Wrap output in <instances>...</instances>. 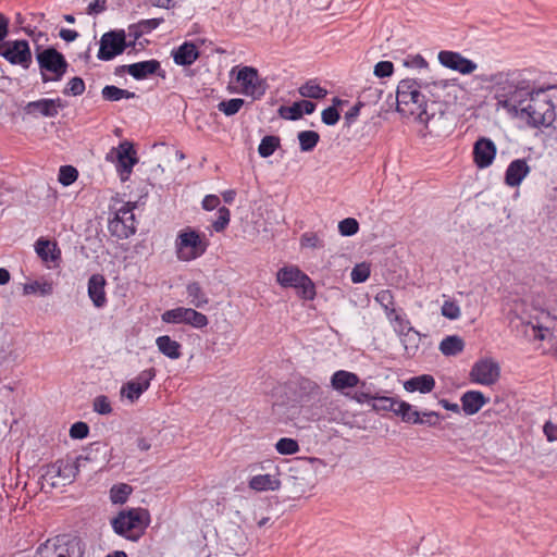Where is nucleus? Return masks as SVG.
Instances as JSON below:
<instances>
[{"label":"nucleus","instance_id":"nucleus-1","mask_svg":"<svg viewBox=\"0 0 557 557\" xmlns=\"http://www.w3.org/2000/svg\"><path fill=\"white\" fill-rule=\"evenodd\" d=\"M493 84L497 110L504 109L511 115H518L519 108L527 101L531 86L521 79L517 72L496 73L487 79Z\"/></svg>","mask_w":557,"mask_h":557},{"label":"nucleus","instance_id":"nucleus-2","mask_svg":"<svg viewBox=\"0 0 557 557\" xmlns=\"http://www.w3.org/2000/svg\"><path fill=\"white\" fill-rule=\"evenodd\" d=\"M430 83L414 78L401 79L396 89V110L404 117H413L426 123L431 115L428 112V100L422 89H426Z\"/></svg>","mask_w":557,"mask_h":557},{"label":"nucleus","instance_id":"nucleus-3","mask_svg":"<svg viewBox=\"0 0 557 557\" xmlns=\"http://www.w3.org/2000/svg\"><path fill=\"white\" fill-rule=\"evenodd\" d=\"M517 116L525 120L532 127H548L556 119L555 107L545 90L531 88L525 104L520 106Z\"/></svg>","mask_w":557,"mask_h":557},{"label":"nucleus","instance_id":"nucleus-4","mask_svg":"<svg viewBox=\"0 0 557 557\" xmlns=\"http://www.w3.org/2000/svg\"><path fill=\"white\" fill-rule=\"evenodd\" d=\"M149 523V513L143 508L122 510L111 520L113 531L129 541H138Z\"/></svg>","mask_w":557,"mask_h":557},{"label":"nucleus","instance_id":"nucleus-5","mask_svg":"<svg viewBox=\"0 0 557 557\" xmlns=\"http://www.w3.org/2000/svg\"><path fill=\"white\" fill-rule=\"evenodd\" d=\"M87 460V457L79 456L75 462L70 459H58L47 466L40 478L41 488H53L71 483L75 479L82 462Z\"/></svg>","mask_w":557,"mask_h":557},{"label":"nucleus","instance_id":"nucleus-6","mask_svg":"<svg viewBox=\"0 0 557 557\" xmlns=\"http://www.w3.org/2000/svg\"><path fill=\"white\" fill-rule=\"evenodd\" d=\"M208 247L209 240L206 235L191 227L180 231L175 239L176 257L184 262L200 258Z\"/></svg>","mask_w":557,"mask_h":557},{"label":"nucleus","instance_id":"nucleus-7","mask_svg":"<svg viewBox=\"0 0 557 557\" xmlns=\"http://www.w3.org/2000/svg\"><path fill=\"white\" fill-rule=\"evenodd\" d=\"M36 59L42 83L61 81L69 67L64 55L52 47L44 50H40V47H38Z\"/></svg>","mask_w":557,"mask_h":557},{"label":"nucleus","instance_id":"nucleus-8","mask_svg":"<svg viewBox=\"0 0 557 557\" xmlns=\"http://www.w3.org/2000/svg\"><path fill=\"white\" fill-rule=\"evenodd\" d=\"M0 57H3L10 64L20 65L28 70L33 63V55L27 40H8L0 44Z\"/></svg>","mask_w":557,"mask_h":557},{"label":"nucleus","instance_id":"nucleus-9","mask_svg":"<svg viewBox=\"0 0 557 557\" xmlns=\"http://www.w3.org/2000/svg\"><path fill=\"white\" fill-rule=\"evenodd\" d=\"M134 208V203L126 202L116 211L115 216L109 221L108 228L112 236L125 239L136 233Z\"/></svg>","mask_w":557,"mask_h":557},{"label":"nucleus","instance_id":"nucleus-10","mask_svg":"<svg viewBox=\"0 0 557 557\" xmlns=\"http://www.w3.org/2000/svg\"><path fill=\"white\" fill-rule=\"evenodd\" d=\"M79 549V540L66 534L48 540L38 550V557H72Z\"/></svg>","mask_w":557,"mask_h":557},{"label":"nucleus","instance_id":"nucleus-11","mask_svg":"<svg viewBox=\"0 0 557 557\" xmlns=\"http://www.w3.org/2000/svg\"><path fill=\"white\" fill-rule=\"evenodd\" d=\"M97 58L110 61L127 49L126 33L124 29H113L104 33L100 38Z\"/></svg>","mask_w":557,"mask_h":557},{"label":"nucleus","instance_id":"nucleus-12","mask_svg":"<svg viewBox=\"0 0 557 557\" xmlns=\"http://www.w3.org/2000/svg\"><path fill=\"white\" fill-rule=\"evenodd\" d=\"M162 321L172 324H186L198 330L205 329L209 324L208 317L197 311L195 307H177L166 310L162 314Z\"/></svg>","mask_w":557,"mask_h":557},{"label":"nucleus","instance_id":"nucleus-13","mask_svg":"<svg viewBox=\"0 0 557 557\" xmlns=\"http://www.w3.org/2000/svg\"><path fill=\"white\" fill-rule=\"evenodd\" d=\"M500 376V367L492 358H482L476 360L469 372V379L472 383L491 386L495 384Z\"/></svg>","mask_w":557,"mask_h":557},{"label":"nucleus","instance_id":"nucleus-14","mask_svg":"<svg viewBox=\"0 0 557 557\" xmlns=\"http://www.w3.org/2000/svg\"><path fill=\"white\" fill-rule=\"evenodd\" d=\"M236 83L240 86L242 94L253 99H260L265 94V83L260 79L257 69L252 66L239 69Z\"/></svg>","mask_w":557,"mask_h":557},{"label":"nucleus","instance_id":"nucleus-15","mask_svg":"<svg viewBox=\"0 0 557 557\" xmlns=\"http://www.w3.org/2000/svg\"><path fill=\"white\" fill-rule=\"evenodd\" d=\"M156 374L157 370L154 368L141 371L134 380L126 382L122 386L121 394L134 403L149 388L150 382L156 377Z\"/></svg>","mask_w":557,"mask_h":557},{"label":"nucleus","instance_id":"nucleus-16","mask_svg":"<svg viewBox=\"0 0 557 557\" xmlns=\"http://www.w3.org/2000/svg\"><path fill=\"white\" fill-rule=\"evenodd\" d=\"M63 108H65V103L61 98H42L26 103L23 110L25 114L32 115L34 117H55L59 114V110Z\"/></svg>","mask_w":557,"mask_h":557},{"label":"nucleus","instance_id":"nucleus-17","mask_svg":"<svg viewBox=\"0 0 557 557\" xmlns=\"http://www.w3.org/2000/svg\"><path fill=\"white\" fill-rule=\"evenodd\" d=\"M437 59L444 67L461 74H470L478 67L476 63L456 51L442 50L438 52Z\"/></svg>","mask_w":557,"mask_h":557},{"label":"nucleus","instance_id":"nucleus-18","mask_svg":"<svg viewBox=\"0 0 557 557\" xmlns=\"http://www.w3.org/2000/svg\"><path fill=\"white\" fill-rule=\"evenodd\" d=\"M497 148L494 141L487 137L479 138L473 146V162L479 169L488 168L495 157Z\"/></svg>","mask_w":557,"mask_h":557},{"label":"nucleus","instance_id":"nucleus-19","mask_svg":"<svg viewBox=\"0 0 557 557\" xmlns=\"http://www.w3.org/2000/svg\"><path fill=\"white\" fill-rule=\"evenodd\" d=\"M116 157L117 172H120L122 181H125L132 173L134 165L138 162L133 144L127 140L121 143L116 149Z\"/></svg>","mask_w":557,"mask_h":557},{"label":"nucleus","instance_id":"nucleus-20","mask_svg":"<svg viewBox=\"0 0 557 557\" xmlns=\"http://www.w3.org/2000/svg\"><path fill=\"white\" fill-rule=\"evenodd\" d=\"M371 408L376 412H393L403 419L407 411L410 410V404L396 397L374 394Z\"/></svg>","mask_w":557,"mask_h":557},{"label":"nucleus","instance_id":"nucleus-21","mask_svg":"<svg viewBox=\"0 0 557 557\" xmlns=\"http://www.w3.org/2000/svg\"><path fill=\"white\" fill-rule=\"evenodd\" d=\"M128 74L136 81H144L151 75L165 77V71L162 70L161 63L156 59L140 61L128 64Z\"/></svg>","mask_w":557,"mask_h":557},{"label":"nucleus","instance_id":"nucleus-22","mask_svg":"<svg viewBox=\"0 0 557 557\" xmlns=\"http://www.w3.org/2000/svg\"><path fill=\"white\" fill-rule=\"evenodd\" d=\"M387 319L394 324L395 332L401 337L404 343L411 342L412 336L420 337V333L410 325V321L406 318V314L399 313L396 309H391Z\"/></svg>","mask_w":557,"mask_h":557},{"label":"nucleus","instance_id":"nucleus-23","mask_svg":"<svg viewBox=\"0 0 557 557\" xmlns=\"http://www.w3.org/2000/svg\"><path fill=\"white\" fill-rule=\"evenodd\" d=\"M107 281L102 274H92L88 278V296L96 308H103L107 302L106 294Z\"/></svg>","mask_w":557,"mask_h":557},{"label":"nucleus","instance_id":"nucleus-24","mask_svg":"<svg viewBox=\"0 0 557 557\" xmlns=\"http://www.w3.org/2000/svg\"><path fill=\"white\" fill-rule=\"evenodd\" d=\"M530 173V166L525 159H515L509 163L505 172V184L509 187L519 186Z\"/></svg>","mask_w":557,"mask_h":557},{"label":"nucleus","instance_id":"nucleus-25","mask_svg":"<svg viewBox=\"0 0 557 557\" xmlns=\"http://www.w3.org/2000/svg\"><path fill=\"white\" fill-rule=\"evenodd\" d=\"M200 55L197 46L191 41L183 42L178 48L172 51V57L177 65H191Z\"/></svg>","mask_w":557,"mask_h":557},{"label":"nucleus","instance_id":"nucleus-26","mask_svg":"<svg viewBox=\"0 0 557 557\" xmlns=\"http://www.w3.org/2000/svg\"><path fill=\"white\" fill-rule=\"evenodd\" d=\"M460 401L463 412L468 416H473L478 413L490 399L480 391H468L462 394Z\"/></svg>","mask_w":557,"mask_h":557},{"label":"nucleus","instance_id":"nucleus-27","mask_svg":"<svg viewBox=\"0 0 557 557\" xmlns=\"http://www.w3.org/2000/svg\"><path fill=\"white\" fill-rule=\"evenodd\" d=\"M403 421L411 424H424L428 426H436L440 424L441 414L436 411L420 412L413 409V406L410 405V410L407 411L405 417H403Z\"/></svg>","mask_w":557,"mask_h":557},{"label":"nucleus","instance_id":"nucleus-28","mask_svg":"<svg viewBox=\"0 0 557 557\" xmlns=\"http://www.w3.org/2000/svg\"><path fill=\"white\" fill-rule=\"evenodd\" d=\"M315 107V103L310 100H301L289 107L282 106L278 111L283 119L295 121L300 119L302 114L313 113Z\"/></svg>","mask_w":557,"mask_h":557},{"label":"nucleus","instance_id":"nucleus-29","mask_svg":"<svg viewBox=\"0 0 557 557\" xmlns=\"http://www.w3.org/2000/svg\"><path fill=\"white\" fill-rule=\"evenodd\" d=\"M360 383L359 376L346 370H338L331 376V385L335 391L343 392L346 388L356 387Z\"/></svg>","mask_w":557,"mask_h":557},{"label":"nucleus","instance_id":"nucleus-30","mask_svg":"<svg viewBox=\"0 0 557 557\" xmlns=\"http://www.w3.org/2000/svg\"><path fill=\"white\" fill-rule=\"evenodd\" d=\"M404 387L407 392H420L426 394L433 391L435 387V380L431 374H422L413 376L404 383Z\"/></svg>","mask_w":557,"mask_h":557},{"label":"nucleus","instance_id":"nucleus-31","mask_svg":"<svg viewBox=\"0 0 557 557\" xmlns=\"http://www.w3.org/2000/svg\"><path fill=\"white\" fill-rule=\"evenodd\" d=\"M306 273L296 267H284L276 273V281L282 287H296L299 281L305 277Z\"/></svg>","mask_w":557,"mask_h":557},{"label":"nucleus","instance_id":"nucleus-32","mask_svg":"<svg viewBox=\"0 0 557 557\" xmlns=\"http://www.w3.org/2000/svg\"><path fill=\"white\" fill-rule=\"evenodd\" d=\"M35 251L44 262H55L60 259V249L55 243L39 238L35 244Z\"/></svg>","mask_w":557,"mask_h":557},{"label":"nucleus","instance_id":"nucleus-33","mask_svg":"<svg viewBox=\"0 0 557 557\" xmlns=\"http://www.w3.org/2000/svg\"><path fill=\"white\" fill-rule=\"evenodd\" d=\"M188 304L195 308H205L209 304V297L199 282H189L186 285Z\"/></svg>","mask_w":557,"mask_h":557},{"label":"nucleus","instance_id":"nucleus-34","mask_svg":"<svg viewBox=\"0 0 557 557\" xmlns=\"http://www.w3.org/2000/svg\"><path fill=\"white\" fill-rule=\"evenodd\" d=\"M156 345L159 351L170 359H178L182 356V345L172 339L169 335H161L157 337Z\"/></svg>","mask_w":557,"mask_h":557},{"label":"nucleus","instance_id":"nucleus-35","mask_svg":"<svg viewBox=\"0 0 557 557\" xmlns=\"http://www.w3.org/2000/svg\"><path fill=\"white\" fill-rule=\"evenodd\" d=\"M248 486L257 492L276 491L281 486V481L271 474H258L249 480Z\"/></svg>","mask_w":557,"mask_h":557},{"label":"nucleus","instance_id":"nucleus-36","mask_svg":"<svg viewBox=\"0 0 557 557\" xmlns=\"http://www.w3.org/2000/svg\"><path fill=\"white\" fill-rule=\"evenodd\" d=\"M297 394L301 401H310L321 394V387L314 381L301 377L297 383Z\"/></svg>","mask_w":557,"mask_h":557},{"label":"nucleus","instance_id":"nucleus-37","mask_svg":"<svg viewBox=\"0 0 557 557\" xmlns=\"http://www.w3.org/2000/svg\"><path fill=\"white\" fill-rule=\"evenodd\" d=\"M463 348L465 342L458 335L446 336L440 344V350L444 356H457Z\"/></svg>","mask_w":557,"mask_h":557},{"label":"nucleus","instance_id":"nucleus-38","mask_svg":"<svg viewBox=\"0 0 557 557\" xmlns=\"http://www.w3.org/2000/svg\"><path fill=\"white\" fill-rule=\"evenodd\" d=\"M101 96L106 101H120L122 99H133L136 94L127 89L119 88L114 85H107L101 90Z\"/></svg>","mask_w":557,"mask_h":557},{"label":"nucleus","instance_id":"nucleus-39","mask_svg":"<svg viewBox=\"0 0 557 557\" xmlns=\"http://www.w3.org/2000/svg\"><path fill=\"white\" fill-rule=\"evenodd\" d=\"M25 295L38 294L40 296H48L53 293V284L49 281H33L26 283L23 287Z\"/></svg>","mask_w":557,"mask_h":557},{"label":"nucleus","instance_id":"nucleus-40","mask_svg":"<svg viewBox=\"0 0 557 557\" xmlns=\"http://www.w3.org/2000/svg\"><path fill=\"white\" fill-rule=\"evenodd\" d=\"M281 146V138L275 135L264 136L258 147V152L262 158L271 157Z\"/></svg>","mask_w":557,"mask_h":557},{"label":"nucleus","instance_id":"nucleus-41","mask_svg":"<svg viewBox=\"0 0 557 557\" xmlns=\"http://www.w3.org/2000/svg\"><path fill=\"white\" fill-rule=\"evenodd\" d=\"M297 137L299 140L300 150L302 152L312 151L320 140V135L314 131L299 132Z\"/></svg>","mask_w":557,"mask_h":557},{"label":"nucleus","instance_id":"nucleus-42","mask_svg":"<svg viewBox=\"0 0 557 557\" xmlns=\"http://www.w3.org/2000/svg\"><path fill=\"white\" fill-rule=\"evenodd\" d=\"M132 492L133 487L126 483L114 484L110 490V499L112 504L122 505L126 503Z\"/></svg>","mask_w":557,"mask_h":557},{"label":"nucleus","instance_id":"nucleus-43","mask_svg":"<svg viewBox=\"0 0 557 557\" xmlns=\"http://www.w3.org/2000/svg\"><path fill=\"white\" fill-rule=\"evenodd\" d=\"M299 94L305 98L322 99L327 91L314 82L309 81L299 88Z\"/></svg>","mask_w":557,"mask_h":557},{"label":"nucleus","instance_id":"nucleus-44","mask_svg":"<svg viewBox=\"0 0 557 557\" xmlns=\"http://www.w3.org/2000/svg\"><path fill=\"white\" fill-rule=\"evenodd\" d=\"M295 288L297 289L298 296L305 300H312L315 297L314 284L307 274L299 281Z\"/></svg>","mask_w":557,"mask_h":557},{"label":"nucleus","instance_id":"nucleus-45","mask_svg":"<svg viewBox=\"0 0 557 557\" xmlns=\"http://www.w3.org/2000/svg\"><path fill=\"white\" fill-rule=\"evenodd\" d=\"M342 100L337 97L333 99V106L324 109L321 114L322 122L329 126L335 125L339 121V112L336 109V104H342Z\"/></svg>","mask_w":557,"mask_h":557},{"label":"nucleus","instance_id":"nucleus-46","mask_svg":"<svg viewBox=\"0 0 557 557\" xmlns=\"http://www.w3.org/2000/svg\"><path fill=\"white\" fill-rule=\"evenodd\" d=\"M245 101L240 98H233L230 100H223L218 104L219 111L223 112L226 116H232L236 114L242 107L244 106Z\"/></svg>","mask_w":557,"mask_h":557},{"label":"nucleus","instance_id":"nucleus-47","mask_svg":"<svg viewBox=\"0 0 557 557\" xmlns=\"http://www.w3.org/2000/svg\"><path fill=\"white\" fill-rule=\"evenodd\" d=\"M275 448L281 455H293L299 450V445L296 440L283 437L277 441Z\"/></svg>","mask_w":557,"mask_h":557},{"label":"nucleus","instance_id":"nucleus-48","mask_svg":"<svg viewBox=\"0 0 557 557\" xmlns=\"http://www.w3.org/2000/svg\"><path fill=\"white\" fill-rule=\"evenodd\" d=\"M78 177V171L72 165H62L59 170V182L63 186H70Z\"/></svg>","mask_w":557,"mask_h":557},{"label":"nucleus","instance_id":"nucleus-49","mask_svg":"<svg viewBox=\"0 0 557 557\" xmlns=\"http://www.w3.org/2000/svg\"><path fill=\"white\" fill-rule=\"evenodd\" d=\"M231 221V212L226 207H220L218 209V219L212 223V228L216 233L223 232Z\"/></svg>","mask_w":557,"mask_h":557},{"label":"nucleus","instance_id":"nucleus-50","mask_svg":"<svg viewBox=\"0 0 557 557\" xmlns=\"http://www.w3.org/2000/svg\"><path fill=\"white\" fill-rule=\"evenodd\" d=\"M85 82L82 77L75 76L71 78L63 89V94L66 96H81L85 91Z\"/></svg>","mask_w":557,"mask_h":557},{"label":"nucleus","instance_id":"nucleus-51","mask_svg":"<svg viewBox=\"0 0 557 557\" xmlns=\"http://www.w3.org/2000/svg\"><path fill=\"white\" fill-rule=\"evenodd\" d=\"M375 301L379 302L385 311V314L388 315L391 309L394 308V296L389 289H382L375 296Z\"/></svg>","mask_w":557,"mask_h":557},{"label":"nucleus","instance_id":"nucleus-52","mask_svg":"<svg viewBox=\"0 0 557 557\" xmlns=\"http://www.w3.org/2000/svg\"><path fill=\"white\" fill-rule=\"evenodd\" d=\"M338 231L343 236H352L359 231V223L354 218H346L338 223Z\"/></svg>","mask_w":557,"mask_h":557},{"label":"nucleus","instance_id":"nucleus-53","mask_svg":"<svg viewBox=\"0 0 557 557\" xmlns=\"http://www.w3.org/2000/svg\"><path fill=\"white\" fill-rule=\"evenodd\" d=\"M300 244L302 247L307 248H323L324 242L323 239L313 232H306L300 237Z\"/></svg>","mask_w":557,"mask_h":557},{"label":"nucleus","instance_id":"nucleus-54","mask_svg":"<svg viewBox=\"0 0 557 557\" xmlns=\"http://www.w3.org/2000/svg\"><path fill=\"white\" fill-rule=\"evenodd\" d=\"M92 409L99 414H110L112 412V406L108 396H97L92 401Z\"/></svg>","mask_w":557,"mask_h":557},{"label":"nucleus","instance_id":"nucleus-55","mask_svg":"<svg viewBox=\"0 0 557 557\" xmlns=\"http://www.w3.org/2000/svg\"><path fill=\"white\" fill-rule=\"evenodd\" d=\"M370 276V268L366 263L357 264L351 273L350 277L354 283H363Z\"/></svg>","mask_w":557,"mask_h":557},{"label":"nucleus","instance_id":"nucleus-56","mask_svg":"<svg viewBox=\"0 0 557 557\" xmlns=\"http://www.w3.org/2000/svg\"><path fill=\"white\" fill-rule=\"evenodd\" d=\"M89 434V426L86 422L78 421L72 424L70 429V436L75 440H83Z\"/></svg>","mask_w":557,"mask_h":557},{"label":"nucleus","instance_id":"nucleus-57","mask_svg":"<svg viewBox=\"0 0 557 557\" xmlns=\"http://www.w3.org/2000/svg\"><path fill=\"white\" fill-rule=\"evenodd\" d=\"M441 311L442 314L449 320H456L460 317V308L455 301H445Z\"/></svg>","mask_w":557,"mask_h":557},{"label":"nucleus","instance_id":"nucleus-58","mask_svg":"<svg viewBox=\"0 0 557 557\" xmlns=\"http://www.w3.org/2000/svg\"><path fill=\"white\" fill-rule=\"evenodd\" d=\"M394 72V64L391 61H380L374 66V75L384 78L389 77Z\"/></svg>","mask_w":557,"mask_h":557},{"label":"nucleus","instance_id":"nucleus-59","mask_svg":"<svg viewBox=\"0 0 557 557\" xmlns=\"http://www.w3.org/2000/svg\"><path fill=\"white\" fill-rule=\"evenodd\" d=\"M404 65L411 69H424L429 63L421 54L408 55L404 61Z\"/></svg>","mask_w":557,"mask_h":557},{"label":"nucleus","instance_id":"nucleus-60","mask_svg":"<svg viewBox=\"0 0 557 557\" xmlns=\"http://www.w3.org/2000/svg\"><path fill=\"white\" fill-rule=\"evenodd\" d=\"M107 10V0H94L87 7L86 13L88 15H96Z\"/></svg>","mask_w":557,"mask_h":557},{"label":"nucleus","instance_id":"nucleus-61","mask_svg":"<svg viewBox=\"0 0 557 557\" xmlns=\"http://www.w3.org/2000/svg\"><path fill=\"white\" fill-rule=\"evenodd\" d=\"M363 107L362 102H357L355 106H352L346 113H345V120L346 124L350 125L355 122V120L360 114V109Z\"/></svg>","mask_w":557,"mask_h":557},{"label":"nucleus","instance_id":"nucleus-62","mask_svg":"<svg viewBox=\"0 0 557 557\" xmlns=\"http://www.w3.org/2000/svg\"><path fill=\"white\" fill-rule=\"evenodd\" d=\"M351 398L356 400L358 404H369L370 406H372L374 394H371L370 392L359 391L356 392Z\"/></svg>","mask_w":557,"mask_h":557},{"label":"nucleus","instance_id":"nucleus-63","mask_svg":"<svg viewBox=\"0 0 557 557\" xmlns=\"http://www.w3.org/2000/svg\"><path fill=\"white\" fill-rule=\"evenodd\" d=\"M220 205V198L216 195H207L202 200V208L212 211Z\"/></svg>","mask_w":557,"mask_h":557},{"label":"nucleus","instance_id":"nucleus-64","mask_svg":"<svg viewBox=\"0 0 557 557\" xmlns=\"http://www.w3.org/2000/svg\"><path fill=\"white\" fill-rule=\"evenodd\" d=\"M543 432L548 442L557 441V424L550 421L546 422L543 426Z\"/></svg>","mask_w":557,"mask_h":557}]
</instances>
